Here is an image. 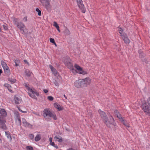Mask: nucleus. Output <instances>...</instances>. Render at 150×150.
Instances as JSON below:
<instances>
[{
    "instance_id": "f257e3e1",
    "label": "nucleus",
    "mask_w": 150,
    "mask_h": 150,
    "mask_svg": "<svg viewBox=\"0 0 150 150\" xmlns=\"http://www.w3.org/2000/svg\"><path fill=\"white\" fill-rule=\"evenodd\" d=\"M98 112L101 118L103 120L105 123L108 127H110V125L112 124L114 121V120L112 117L111 116H110V121L108 120L106 114L104 112L99 110Z\"/></svg>"
},
{
    "instance_id": "f03ea898",
    "label": "nucleus",
    "mask_w": 150,
    "mask_h": 150,
    "mask_svg": "<svg viewBox=\"0 0 150 150\" xmlns=\"http://www.w3.org/2000/svg\"><path fill=\"white\" fill-rule=\"evenodd\" d=\"M142 108L146 114L150 116V97L144 103L142 104Z\"/></svg>"
},
{
    "instance_id": "7ed1b4c3",
    "label": "nucleus",
    "mask_w": 150,
    "mask_h": 150,
    "mask_svg": "<svg viewBox=\"0 0 150 150\" xmlns=\"http://www.w3.org/2000/svg\"><path fill=\"white\" fill-rule=\"evenodd\" d=\"M43 114L44 117L46 119L49 117H52L54 120H57V117L55 113L48 109H45L44 110Z\"/></svg>"
},
{
    "instance_id": "20e7f679",
    "label": "nucleus",
    "mask_w": 150,
    "mask_h": 150,
    "mask_svg": "<svg viewBox=\"0 0 150 150\" xmlns=\"http://www.w3.org/2000/svg\"><path fill=\"white\" fill-rule=\"evenodd\" d=\"M63 62L65 65L67 66L69 69H71L73 72L74 73H75L76 72V70L73 68V64L71 62V60L69 57L68 56H67L65 57V59H64Z\"/></svg>"
},
{
    "instance_id": "39448f33",
    "label": "nucleus",
    "mask_w": 150,
    "mask_h": 150,
    "mask_svg": "<svg viewBox=\"0 0 150 150\" xmlns=\"http://www.w3.org/2000/svg\"><path fill=\"white\" fill-rule=\"evenodd\" d=\"M25 87L28 91L29 95L31 98H35L36 97L35 95L37 96H39V93L36 91V90L33 88H30L27 85H25Z\"/></svg>"
},
{
    "instance_id": "423d86ee",
    "label": "nucleus",
    "mask_w": 150,
    "mask_h": 150,
    "mask_svg": "<svg viewBox=\"0 0 150 150\" xmlns=\"http://www.w3.org/2000/svg\"><path fill=\"white\" fill-rule=\"evenodd\" d=\"M16 25L17 28L23 31V33L25 34L28 32V30L22 22L18 23Z\"/></svg>"
},
{
    "instance_id": "0eeeda50",
    "label": "nucleus",
    "mask_w": 150,
    "mask_h": 150,
    "mask_svg": "<svg viewBox=\"0 0 150 150\" xmlns=\"http://www.w3.org/2000/svg\"><path fill=\"white\" fill-rule=\"evenodd\" d=\"M76 2L79 7L83 13H85L86 11V9L84 7V4L83 3L82 0H76Z\"/></svg>"
},
{
    "instance_id": "6e6552de",
    "label": "nucleus",
    "mask_w": 150,
    "mask_h": 150,
    "mask_svg": "<svg viewBox=\"0 0 150 150\" xmlns=\"http://www.w3.org/2000/svg\"><path fill=\"white\" fill-rule=\"evenodd\" d=\"M81 80H82V83L83 86H87L91 82V80L89 78H86L83 79H81Z\"/></svg>"
},
{
    "instance_id": "1a4fd4ad",
    "label": "nucleus",
    "mask_w": 150,
    "mask_h": 150,
    "mask_svg": "<svg viewBox=\"0 0 150 150\" xmlns=\"http://www.w3.org/2000/svg\"><path fill=\"white\" fill-rule=\"evenodd\" d=\"M51 0H40L42 5L47 9L49 8L50 5V2Z\"/></svg>"
},
{
    "instance_id": "9d476101",
    "label": "nucleus",
    "mask_w": 150,
    "mask_h": 150,
    "mask_svg": "<svg viewBox=\"0 0 150 150\" xmlns=\"http://www.w3.org/2000/svg\"><path fill=\"white\" fill-rule=\"evenodd\" d=\"M74 67L78 71V73L80 74L84 75L86 74V72L83 71L82 68L80 67L79 65L77 64H75L74 65Z\"/></svg>"
},
{
    "instance_id": "9b49d317",
    "label": "nucleus",
    "mask_w": 150,
    "mask_h": 150,
    "mask_svg": "<svg viewBox=\"0 0 150 150\" xmlns=\"http://www.w3.org/2000/svg\"><path fill=\"white\" fill-rule=\"evenodd\" d=\"M15 119L17 125H20L21 124V118L18 113H16L15 115Z\"/></svg>"
},
{
    "instance_id": "f8f14e48",
    "label": "nucleus",
    "mask_w": 150,
    "mask_h": 150,
    "mask_svg": "<svg viewBox=\"0 0 150 150\" xmlns=\"http://www.w3.org/2000/svg\"><path fill=\"white\" fill-rule=\"evenodd\" d=\"M82 80L80 79L77 81H76L74 83V85L77 88H80L83 86L82 83Z\"/></svg>"
},
{
    "instance_id": "ddd939ff",
    "label": "nucleus",
    "mask_w": 150,
    "mask_h": 150,
    "mask_svg": "<svg viewBox=\"0 0 150 150\" xmlns=\"http://www.w3.org/2000/svg\"><path fill=\"white\" fill-rule=\"evenodd\" d=\"M15 103L16 104H19L21 103L22 100L21 97L18 96H15L14 97Z\"/></svg>"
},
{
    "instance_id": "4468645a",
    "label": "nucleus",
    "mask_w": 150,
    "mask_h": 150,
    "mask_svg": "<svg viewBox=\"0 0 150 150\" xmlns=\"http://www.w3.org/2000/svg\"><path fill=\"white\" fill-rule=\"evenodd\" d=\"M1 63L4 71L5 72L6 71H7L9 69L6 63L3 61H1Z\"/></svg>"
},
{
    "instance_id": "2eb2a0df",
    "label": "nucleus",
    "mask_w": 150,
    "mask_h": 150,
    "mask_svg": "<svg viewBox=\"0 0 150 150\" xmlns=\"http://www.w3.org/2000/svg\"><path fill=\"white\" fill-rule=\"evenodd\" d=\"M22 121L23 123V124L24 126L25 127H31L32 125L29 123L27 122L25 119L24 118L22 119Z\"/></svg>"
},
{
    "instance_id": "dca6fc26",
    "label": "nucleus",
    "mask_w": 150,
    "mask_h": 150,
    "mask_svg": "<svg viewBox=\"0 0 150 150\" xmlns=\"http://www.w3.org/2000/svg\"><path fill=\"white\" fill-rule=\"evenodd\" d=\"M49 67L55 76H57L58 75V73L56 70L52 65H50Z\"/></svg>"
},
{
    "instance_id": "f3484780",
    "label": "nucleus",
    "mask_w": 150,
    "mask_h": 150,
    "mask_svg": "<svg viewBox=\"0 0 150 150\" xmlns=\"http://www.w3.org/2000/svg\"><path fill=\"white\" fill-rule=\"evenodd\" d=\"M0 114L1 116L4 117L7 116V113L5 109H1L0 110Z\"/></svg>"
},
{
    "instance_id": "a211bd4d",
    "label": "nucleus",
    "mask_w": 150,
    "mask_h": 150,
    "mask_svg": "<svg viewBox=\"0 0 150 150\" xmlns=\"http://www.w3.org/2000/svg\"><path fill=\"white\" fill-rule=\"evenodd\" d=\"M6 121L5 120L4 122H2V123L0 124V128H1L2 129L4 130L6 129V126L5 124Z\"/></svg>"
},
{
    "instance_id": "6ab92c4d",
    "label": "nucleus",
    "mask_w": 150,
    "mask_h": 150,
    "mask_svg": "<svg viewBox=\"0 0 150 150\" xmlns=\"http://www.w3.org/2000/svg\"><path fill=\"white\" fill-rule=\"evenodd\" d=\"M54 105L55 108L59 110H62L63 109L61 106L58 103H54Z\"/></svg>"
},
{
    "instance_id": "aec40b11",
    "label": "nucleus",
    "mask_w": 150,
    "mask_h": 150,
    "mask_svg": "<svg viewBox=\"0 0 150 150\" xmlns=\"http://www.w3.org/2000/svg\"><path fill=\"white\" fill-rule=\"evenodd\" d=\"M122 38H123L124 42L126 44H128L129 43V40L126 35H125L124 36L123 35V36H122Z\"/></svg>"
},
{
    "instance_id": "412c9836",
    "label": "nucleus",
    "mask_w": 150,
    "mask_h": 150,
    "mask_svg": "<svg viewBox=\"0 0 150 150\" xmlns=\"http://www.w3.org/2000/svg\"><path fill=\"white\" fill-rule=\"evenodd\" d=\"M4 86L5 87H6V88L8 89L9 91L11 93L13 92L11 89V86H10V84H8L7 83H5L4 84Z\"/></svg>"
},
{
    "instance_id": "4be33fe9",
    "label": "nucleus",
    "mask_w": 150,
    "mask_h": 150,
    "mask_svg": "<svg viewBox=\"0 0 150 150\" xmlns=\"http://www.w3.org/2000/svg\"><path fill=\"white\" fill-rule=\"evenodd\" d=\"M54 139L55 141H57L60 142H61L62 141V138L61 137H58L55 136L54 138Z\"/></svg>"
},
{
    "instance_id": "5701e85b",
    "label": "nucleus",
    "mask_w": 150,
    "mask_h": 150,
    "mask_svg": "<svg viewBox=\"0 0 150 150\" xmlns=\"http://www.w3.org/2000/svg\"><path fill=\"white\" fill-rule=\"evenodd\" d=\"M64 34L66 35H69L70 34L69 30L67 28H66L64 32Z\"/></svg>"
},
{
    "instance_id": "b1692460",
    "label": "nucleus",
    "mask_w": 150,
    "mask_h": 150,
    "mask_svg": "<svg viewBox=\"0 0 150 150\" xmlns=\"http://www.w3.org/2000/svg\"><path fill=\"white\" fill-rule=\"evenodd\" d=\"M25 75L28 77L30 76L32 74V73L28 70H26L25 71Z\"/></svg>"
},
{
    "instance_id": "393cba45",
    "label": "nucleus",
    "mask_w": 150,
    "mask_h": 150,
    "mask_svg": "<svg viewBox=\"0 0 150 150\" xmlns=\"http://www.w3.org/2000/svg\"><path fill=\"white\" fill-rule=\"evenodd\" d=\"M40 139V135L39 134H38L35 137V140L36 142H38L39 141Z\"/></svg>"
},
{
    "instance_id": "a878e982",
    "label": "nucleus",
    "mask_w": 150,
    "mask_h": 150,
    "mask_svg": "<svg viewBox=\"0 0 150 150\" xmlns=\"http://www.w3.org/2000/svg\"><path fill=\"white\" fill-rule=\"evenodd\" d=\"M118 31L121 36L122 37L123 36V35L124 36L125 35L123 33V30L121 28H119L118 29Z\"/></svg>"
},
{
    "instance_id": "bb28decb",
    "label": "nucleus",
    "mask_w": 150,
    "mask_h": 150,
    "mask_svg": "<svg viewBox=\"0 0 150 150\" xmlns=\"http://www.w3.org/2000/svg\"><path fill=\"white\" fill-rule=\"evenodd\" d=\"M5 134L8 139H10V140L11 139V137L10 134L8 132H5Z\"/></svg>"
},
{
    "instance_id": "cd10ccee",
    "label": "nucleus",
    "mask_w": 150,
    "mask_h": 150,
    "mask_svg": "<svg viewBox=\"0 0 150 150\" xmlns=\"http://www.w3.org/2000/svg\"><path fill=\"white\" fill-rule=\"evenodd\" d=\"M117 117L121 121H124V120L122 119V117L121 115L120 114H118Z\"/></svg>"
},
{
    "instance_id": "c85d7f7f",
    "label": "nucleus",
    "mask_w": 150,
    "mask_h": 150,
    "mask_svg": "<svg viewBox=\"0 0 150 150\" xmlns=\"http://www.w3.org/2000/svg\"><path fill=\"white\" fill-rule=\"evenodd\" d=\"M8 81L12 83H14L16 82V80L11 78H8Z\"/></svg>"
},
{
    "instance_id": "c756f323",
    "label": "nucleus",
    "mask_w": 150,
    "mask_h": 150,
    "mask_svg": "<svg viewBox=\"0 0 150 150\" xmlns=\"http://www.w3.org/2000/svg\"><path fill=\"white\" fill-rule=\"evenodd\" d=\"M36 11L38 13V15L39 16H40L41 15V11L38 8H37L36 9Z\"/></svg>"
},
{
    "instance_id": "7c9ffc66",
    "label": "nucleus",
    "mask_w": 150,
    "mask_h": 150,
    "mask_svg": "<svg viewBox=\"0 0 150 150\" xmlns=\"http://www.w3.org/2000/svg\"><path fill=\"white\" fill-rule=\"evenodd\" d=\"M26 148L27 150H33V147L31 146H27Z\"/></svg>"
},
{
    "instance_id": "2f4dec72",
    "label": "nucleus",
    "mask_w": 150,
    "mask_h": 150,
    "mask_svg": "<svg viewBox=\"0 0 150 150\" xmlns=\"http://www.w3.org/2000/svg\"><path fill=\"white\" fill-rule=\"evenodd\" d=\"M14 62L15 63V66H17L18 65V64L19 63V61L18 59L15 60L14 61Z\"/></svg>"
},
{
    "instance_id": "473e14b6",
    "label": "nucleus",
    "mask_w": 150,
    "mask_h": 150,
    "mask_svg": "<svg viewBox=\"0 0 150 150\" xmlns=\"http://www.w3.org/2000/svg\"><path fill=\"white\" fill-rule=\"evenodd\" d=\"M53 25L55 26L56 28H59V26L57 24V23L56 22H54V25Z\"/></svg>"
},
{
    "instance_id": "72a5a7b5",
    "label": "nucleus",
    "mask_w": 150,
    "mask_h": 150,
    "mask_svg": "<svg viewBox=\"0 0 150 150\" xmlns=\"http://www.w3.org/2000/svg\"><path fill=\"white\" fill-rule=\"evenodd\" d=\"M5 121L4 117L0 116V124Z\"/></svg>"
},
{
    "instance_id": "f704fd0d",
    "label": "nucleus",
    "mask_w": 150,
    "mask_h": 150,
    "mask_svg": "<svg viewBox=\"0 0 150 150\" xmlns=\"http://www.w3.org/2000/svg\"><path fill=\"white\" fill-rule=\"evenodd\" d=\"M50 41L51 42L53 43H54L55 42L54 39L52 38H50Z\"/></svg>"
},
{
    "instance_id": "c9c22d12",
    "label": "nucleus",
    "mask_w": 150,
    "mask_h": 150,
    "mask_svg": "<svg viewBox=\"0 0 150 150\" xmlns=\"http://www.w3.org/2000/svg\"><path fill=\"white\" fill-rule=\"evenodd\" d=\"M47 98L50 101H52L53 99V98L52 96H48L47 97Z\"/></svg>"
},
{
    "instance_id": "e433bc0d",
    "label": "nucleus",
    "mask_w": 150,
    "mask_h": 150,
    "mask_svg": "<svg viewBox=\"0 0 150 150\" xmlns=\"http://www.w3.org/2000/svg\"><path fill=\"white\" fill-rule=\"evenodd\" d=\"M27 21V17L26 16L24 17L23 19V21L24 22H26Z\"/></svg>"
},
{
    "instance_id": "4c0bfd02",
    "label": "nucleus",
    "mask_w": 150,
    "mask_h": 150,
    "mask_svg": "<svg viewBox=\"0 0 150 150\" xmlns=\"http://www.w3.org/2000/svg\"><path fill=\"white\" fill-rule=\"evenodd\" d=\"M29 137L30 139H33L34 137V136L33 134H30L29 135Z\"/></svg>"
},
{
    "instance_id": "58836bf2",
    "label": "nucleus",
    "mask_w": 150,
    "mask_h": 150,
    "mask_svg": "<svg viewBox=\"0 0 150 150\" xmlns=\"http://www.w3.org/2000/svg\"><path fill=\"white\" fill-rule=\"evenodd\" d=\"M3 27L5 30H6L8 29L7 26L6 25H3Z\"/></svg>"
},
{
    "instance_id": "ea45409f",
    "label": "nucleus",
    "mask_w": 150,
    "mask_h": 150,
    "mask_svg": "<svg viewBox=\"0 0 150 150\" xmlns=\"http://www.w3.org/2000/svg\"><path fill=\"white\" fill-rule=\"evenodd\" d=\"M54 83L57 86H59L58 83L56 81H55L54 82Z\"/></svg>"
},
{
    "instance_id": "a19ab883",
    "label": "nucleus",
    "mask_w": 150,
    "mask_h": 150,
    "mask_svg": "<svg viewBox=\"0 0 150 150\" xmlns=\"http://www.w3.org/2000/svg\"><path fill=\"white\" fill-rule=\"evenodd\" d=\"M123 124H124L127 127H129V125H128V124H127V123H125V122H123Z\"/></svg>"
},
{
    "instance_id": "79ce46f5",
    "label": "nucleus",
    "mask_w": 150,
    "mask_h": 150,
    "mask_svg": "<svg viewBox=\"0 0 150 150\" xmlns=\"http://www.w3.org/2000/svg\"><path fill=\"white\" fill-rule=\"evenodd\" d=\"M115 113L116 116H117L118 114H119L117 110H115Z\"/></svg>"
},
{
    "instance_id": "37998d69",
    "label": "nucleus",
    "mask_w": 150,
    "mask_h": 150,
    "mask_svg": "<svg viewBox=\"0 0 150 150\" xmlns=\"http://www.w3.org/2000/svg\"><path fill=\"white\" fill-rule=\"evenodd\" d=\"M43 91L45 93H47L48 92V90L47 89H44Z\"/></svg>"
},
{
    "instance_id": "c03bdc74",
    "label": "nucleus",
    "mask_w": 150,
    "mask_h": 150,
    "mask_svg": "<svg viewBox=\"0 0 150 150\" xmlns=\"http://www.w3.org/2000/svg\"><path fill=\"white\" fill-rule=\"evenodd\" d=\"M50 144L51 145H52V146H54V145L55 144L54 143V142H52L51 143H50Z\"/></svg>"
},
{
    "instance_id": "a18cd8bd",
    "label": "nucleus",
    "mask_w": 150,
    "mask_h": 150,
    "mask_svg": "<svg viewBox=\"0 0 150 150\" xmlns=\"http://www.w3.org/2000/svg\"><path fill=\"white\" fill-rule=\"evenodd\" d=\"M53 146L56 149H58V147L57 145H55V144H54Z\"/></svg>"
},
{
    "instance_id": "49530a36",
    "label": "nucleus",
    "mask_w": 150,
    "mask_h": 150,
    "mask_svg": "<svg viewBox=\"0 0 150 150\" xmlns=\"http://www.w3.org/2000/svg\"><path fill=\"white\" fill-rule=\"evenodd\" d=\"M24 61L25 63L27 64H28V62H27V61L26 60H24Z\"/></svg>"
},
{
    "instance_id": "de8ad7c7",
    "label": "nucleus",
    "mask_w": 150,
    "mask_h": 150,
    "mask_svg": "<svg viewBox=\"0 0 150 150\" xmlns=\"http://www.w3.org/2000/svg\"><path fill=\"white\" fill-rule=\"evenodd\" d=\"M49 140L50 142V143L52 142V138L50 137L49 138Z\"/></svg>"
},
{
    "instance_id": "09e8293b",
    "label": "nucleus",
    "mask_w": 150,
    "mask_h": 150,
    "mask_svg": "<svg viewBox=\"0 0 150 150\" xmlns=\"http://www.w3.org/2000/svg\"><path fill=\"white\" fill-rule=\"evenodd\" d=\"M2 72V71L1 69H0V75L1 74Z\"/></svg>"
},
{
    "instance_id": "8fccbe9b",
    "label": "nucleus",
    "mask_w": 150,
    "mask_h": 150,
    "mask_svg": "<svg viewBox=\"0 0 150 150\" xmlns=\"http://www.w3.org/2000/svg\"><path fill=\"white\" fill-rule=\"evenodd\" d=\"M59 28L58 29V28H57V30H58V31L59 32H60V30L59 29Z\"/></svg>"
},
{
    "instance_id": "3c124183",
    "label": "nucleus",
    "mask_w": 150,
    "mask_h": 150,
    "mask_svg": "<svg viewBox=\"0 0 150 150\" xmlns=\"http://www.w3.org/2000/svg\"><path fill=\"white\" fill-rule=\"evenodd\" d=\"M64 96L65 97V98L66 99H67V97L66 96L65 94H64Z\"/></svg>"
},
{
    "instance_id": "603ef678",
    "label": "nucleus",
    "mask_w": 150,
    "mask_h": 150,
    "mask_svg": "<svg viewBox=\"0 0 150 150\" xmlns=\"http://www.w3.org/2000/svg\"><path fill=\"white\" fill-rule=\"evenodd\" d=\"M53 44L55 45V46L56 47H57V45H56V43L55 42V43H54Z\"/></svg>"
},
{
    "instance_id": "864d4df0",
    "label": "nucleus",
    "mask_w": 150,
    "mask_h": 150,
    "mask_svg": "<svg viewBox=\"0 0 150 150\" xmlns=\"http://www.w3.org/2000/svg\"><path fill=\"white\" fill-rule=\"evenodd\" d=\"M1 32V28L0 27V32Z\"/></svg>"
},
{
    "instance_id": "5fc2aeb1",
    "label": "nucleus",
    "mask_w": 150,
    "mask_h": 150,
    "mask_svg": "<svg viewBox=\"0 0 150 150\" xmlns=\"http://www.w3.org/2000/svg\"><path fill=\"white\" fill-rule=\"evenodd\" d=\"M26 112V111H24V112H23H23H24V113H25V112Z\"/></svg>"
},
{
    "instance_id": "6e6d98bb",
    "label": "nucleus",
    "mask_w": 150,
    "mask_h": 150,
    "mask_svg": "<svg viewBox=\"0 0 150 150\" xmlns=\"http://www.w3.org/2000/svg\"><path fill=\"white\" fill-rule=\"evenodd\" d=\"M21 112H23L22 110H21Z\"/></svg>"
}]
</instances>
